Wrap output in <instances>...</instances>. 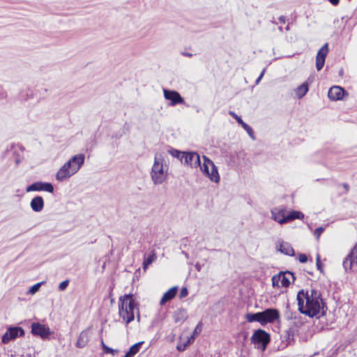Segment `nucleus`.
I'll return each instance as SVG.
<instances>
[{
  "label": "nucleus",
  "mask_w": 357,
  "mask_h": 357,
  "mask_svg": "<svg viewBox=\"0 0 357 357\" xmlns=\"http://www.w3.org/2000/svg\"><path fill=\"white\" fill-rule=\"evenodd\" d=\"M298 311L309 317H319L325 314V304L319 291L301 289L296 296Z\"/></svg>",
  "instance_id": "nucleus-1"
},
{
  "label": "nucleus",
  "mask_w": 357,
  "mask_h": 357,
  "mask_svg": "<svg viewBox=\"0 0 357 357\" xmlns=\"http://www.w3.org/2000/svg\"><path fill=\"white\" fill-rule=\"evenodd\" d=\"M85 156L79 153L71 157L62 165L56 174V179L62 182L75 174L84 165Z\"/></svg>",
  "instance_id": "nucleus-2"
},
{
  "label": "nucleus",
  "mask_w": 357,
  "mask_h": 357,
  "mask_svg": "<svg viewBox=\"0 0 357 357\" xmlns=\"http://www.w3.org/2000/svg\"><path fill=\"white\" fill-rule=\"evenodd\" d=\"M137 305L132 294H125L119 298V314L126 324H129L134 320V310Z\"/></svg>",
  "instance_id": "nucleus-3"
},
{
  "label": "nucleus",
  "mask_w": 357,
  "mask_h": 357,
  "mask_svg": "<svg viewBox=\"0 0 357 357\" xmlns=\"http://www.w3.org/2000/svg\"><path fill=\"white\" fill-rule=\"evenodd\" d=\"M150 174L155 185L162 184L167 179L168 167L161 155H155Z\"/></svg>",
  "instance_id": "nucleus-4"
},
{
  "label": "nucleus",
  "mask_w": 357,
  "mask_h": 357,
  "mask_svg": "<svg viewBox=\"0 0 357 357\" xmlns=\"http://www.w3.org/2000/svg\"><path fill=\"white\" fill-rule=\"evenodd\" d=\"M203 162H200L199 167L201 172L206 176L211 181L218 183L220 181V177L218 173V167L215 165L213 162L204 155L202 157Z\"/></svg>",
  "instance_id": "nucleus-5"
},
{
  "label": "nucleus",
  "mask_w": 357,
  "mask_h": 357,
  "mask_svg": "<svg viewBox=\"0 0 357 357\" xmlns=\"http://www.w3.org/2000/svg\"><path fill=\"white\" fill-rule=\"evenodd\" d=\"M251 341L257 348L262 347L263 349H265L270 342V335L264 330L259 329L253 333Z\"/></svg>",
  "instance_id": "nucleus-6"
},
{
  "label": "nucleus",
  "mask_w": 357,
  "mask_h": 357,
  "mask_svg": "<svg viewBox=\"0 0 357 357\" xmlns=\"http://www.w3.org/2000/svg\"><path fill=\"white\" fill-rule=\"evenodd\" d=\"M342 265L346 272L357 271V244L344 259Z\"/></svg>",
  "instance_id": "nucleus-7"
},
{
  "label": "nucleus",
  "mask_w": 357,
  "mask_h": 357,
  "mask_svg": "<svg viewBox=\"0 0 357 357\" xmlns=\"http://www.w3.org/2000/svg\"><path fill=\"white\" fill-rule=\"evenodd\" d=\"M24 335V331L21 327H9L6 332L3 335L1 341L3 343L7 344L10 340H15L18 337H22Z\"/></svg>",
  "instance_id": "nucleus-8"
},
{
  "label": "nucleus",
  "mask_w": 357,
  "mask_h": 357,
  "mask_svg": "<svg viewBox=\"0 0 357 357\" xmlns=\"http://www.w3.org/2000/svg\"><path fill=\"white\" fill-rule=\"evenodd\" d=\"M280 319V312L275 308H268L261 312V325L273 323Z\"/></svg>",
  "instance_id": "nucleus-9"
},
{
  "label": "nucleus",
  "mask_w": 357,
  "mask_h": 357,
  "mask_svg": "<svg viewBox=\"0 0 357 357\" xmlns=\"http://www.w3.org/2000/svg\"><path fill=\"white\" fill-rule=\"evenodd\" d=\"M26 191L27 192L32 191H45L50 193L54 192V186L51 183L38 181L29 185Z\"/></svg>",
  "instance_id": "nucleus-10"
},
{
  "label": "nucleus",
  "mask_w": 357,
  "mask_h": 357,
  "mask_svg": "<svg viewBox=\"0 0 357 357\" xmlns=\"http://www.w3.org/2000/svg\"><path fill=\"white\" fill-rule=\"evenodd\" d=\"M31 333L33 335L40 337L42 339H46L51 334L48 326L40 323H33L31 325Z\"/></svg>",
  "instance_id": "nucleus-11"
},
{
  "label": "nucleus",
  "mask_w": 357,
  "mask_h": 357,
  "mask_svg": "<svg viewBox=\"0 0 357 357\" xmlns=\"http://www.w3.org/2000/svg\"><path fill=\"white\" fill-rule=\"evenodd\" d=\"M328 53V43H326L319 49L316 56V68L318 71L324 67Z\"/></svg>",
  "instance_id": "nucleus-12"
},
{
  "label": "nucleus",
  "mask_w": 357,
  "mask_h": 357,
  "mask_svg": "<svg viewBox=\"0 0 357 357\" xmlns=\"http://www.w3.org/2000/svg\"><path fill=\"white\" fill-rule=\"evenodd\" d=\"M163 93L165 98L171 101V105L174 106L178 104L184 103V99L181 97L178 92L176 91L164 89Z\"/></svg>",
  "instance_id": "nucleus-13"
},
{
  "label": "nucleus",
  "mask_w": 357,
  "mask_h": 357,
  "mask_svg": "<svg viewBox=\"0 0 357 357\" xmlns=\"http://www.w3.org/2000/svg\"><path fill=\"white\" fill-rule=\"evenodd\" d=\"M183 163L191 167H197L200 165V156L196 152H185Z\"/></svg>",
  "instance_id": "nucleus-14"
},
{
  "label": "nucleus",
  "mask_w": 357,
  "mask_h": 357,
  "mask_svg": "<svg viewBox=\"0 0 357 357\" xmlns=\"http://www.w3.org/2000/svg\"><path fill=\"white\" fill-rule=\"evenodd\" d=\"M272 218L280 225L287 223L286 209L283 207L273 208L271 211Z\"/></svg>",
  "instance_id": "nucleus-15"
},
{
  "label": "nucleus",
  "mask_w": 357,
  "mask_h": 357,
  "mask_svg": "<svg viewBox=\"0 0 357 357\" xmlns=\"http://www.w3.org/2000/svg\"><path fill=\"white\" fill-rule=\"evenodd\" d=\"M344 93L345 91L343 88L339 86H333L330 88L328 92V98L332 100H338L342 99Z\"/></svg>",
  "instance_id": "nucleus-16"
},
{
  "label": "nucleus",
  "mask_w": 357,
  "mask_h": 357,
  "mask_svg": "<svg viewBox=\"0 0 357 357\" xmlns=\"http://www.w3.org/2000/svg\"><path fill=\"white\" fill-rule=\"evenodd\" d=\"M44 200L43 198L40 196H36L33 197L31 202H30V206L31 209L34 212H40L43 211L44 208Z\"/></svg>",
  "instance_id": "nucleus-17"
},
{
  "label": "nucleus",
  "mask_w": 357,
  "mask_h": 357,
  "mask_svg": "<svg viewBox=\"0 0 357 357\" xmlns=\"http://www.w3.org/2000/svg\"><path fill=\"white\" fill-rule=\"evenodd\" d=\"M89 340V329L82 331L78 337L76 347L78 348L84 347Z\"/></svg>",
  "instance_id": "nucleus-18"
},
{
  "label": "nucleus",
  "mask_w": 357,
  "mask_h": 357,
  "mask_svg": "<svg viewBox=\"0 0 357 357\" xmlns=\"http://www.w3.org/2000/svg\"><path fill=\"white\" fill-rule=\"evenodd\" d=\"M174 320L176 323H183L188 318V312L185 309L179 308L174 311L173 314Z\"/></svg>",
  "instance_id": "nucleus-19"
},
{
  "label": "nucleus",
  "mask_w": 357,
  "mask_h": 357,
  "mask_svg": "<svg viewBox=\"0 0 357 357\" xmlns=\"http://www.w3.org/2000/svg\"><path fill=\"white\" fill-rule=\"evenodd\" d=\"M177 291H178V287H173L171 289H169L167 291H166L163 294V296L160 301V305H164L165 303L173 299L174 298V296H176Z\"/></svg>",
  "instance_id": "nucleus-20"
},
{
  "label": "nucleus",
  "mask_w": 357,
  "mask_h": 357,
  "mask_svg": "<svg viewBox=\"0 0 357 357\" xmlns=\"http://www.w3.org/2000/svg\"><path fill=\"white\" fill-rule=\"evenodd\" d=\"M280 273L281 284L282 287H287L291 284V279L292 280V281H294L295 280L293 273L290 271H286L284 273L280 272Z\"/></svg>",
  "instance_id": "nucleus-21"
},
{
  "label": "nucleus",
  "mask_w": 357,
  "mask_h": 357,
  "mask_svg": "<svg viewBox=\"0 0 357 357\" xmlns=\"http://www.w3.org/2000/svg\"><path fill=\"white\" fill-rule=\"evenodd\" d=\"M279 251L289 256H294L295 255L294 250L292 246L289 243L284 241L280 243Z\"/></svg>",
  "instance_id": "nucleus-22"
},
{
  "label": "nucleus",
  "mask_w": 357,
  "mask_h": 357,
  "mask_svg": "<svg viewBox=\"0 0 357 357\" xmlns=\"http://www.w3.org/2000/svg\"><path fill=\"white\" fill-rule=\"evenodd\" d=\"M245 319L248 322L257 321L261 324V312L257 313H248Z\"/></svg>",
  "instance_id": "nucleus-23"
},
{
  "label": "nucleus",
  "mask_w": 357,
  "mask_h": 357,
  "mask_svg": "<svg viewBox=\"0 0 357 357\" xmlns=\"http://www.w3.org/2000/svg\"><path fill=\"white\" fill-rule=\"evenodd\" d=\"M156 254L155 250H152L147 257H145L143 261V268L146 270L148 266L156 259Z\"/></svg>",
  "instance_id": "nucleus-24"
},
{
  "label": "nucleus",
  "mask_w": 357,
  "mask_h": 357,
  "mask_svg": "<svg viewBox=\"0 0 357 357\" xmlns=\"http://www.w3.org/2000/svg\"><path fill=\"white\" fill-rule=\"evenodd\" d=\"M298 316H299V314L296 311L291 310L290 309L289 304H287L286 307V310L284 312V317L286 319L289 321L297 319Z\"/></svg>",
  "instance_id": "nucleus-25"
},
{
  "label": "nucleus",
  "mask_w": 357,
  "mask_h": 357,
  "mask_svg": "<svg viewBox=\"0 0 357 357\" xmlns=\"http://www.w3.org/2000/svg\"><path fill=\"white\" fill-rule=\"evenodd\" d=\"M308 84L307 83H303L296 89V94L298 98H303L308 91Z\"/></svg>",
  "instance_id": "nucleus-26"
},
{
  "label": "nucleus",
  "mask_w": 357,
  "mask_h": 357,
  "mask_svg": "<svg viewBox=\"0 0 357 357\" xmlns=\"http://www.w3.org/2000/svg\"><path fill=\"white\" fill-rule=\"evenodd\" d=\"M304 218V215L297 211H292L287 215V222L294 220L295 219L301 220Z\"/></svg>",
  "instance_id": "nucleus-27"
},
{
  "label": "nucleus",
  "mask_w": 357,
  "mask_h": 357,
  "mask_svg": "<svg viewBox=\"0 0 357 357\" xmlns=\"http://www.w3.org/2000/svg\"><path fill=\"white\" fill-rule=\"evenodd\" d=\"M33 96L32 90L27 89L26 90L22 91L20 94V98L22 100H27L29 98H32Z\"/></svg>",
  "instance_id": "nucleus-28"
},
{
  "label": "nucleus",
  "mask_w": 357,
  "mask_h": 357,
  "mask_svg": "<svg viewBox=\"0 0 357 357\" xmlns=\"http://www.w3.org/2000/svg\"><path fill=\"white\" fill-rule=\"evenodd\" d=\"M143 342H139L135 344H133L129 350L128 351L132 356H134L136 354H137L140 349V347Z\"/></svg>",
  "instance_id": "nucleus-29"
},
{
  "label": "nucleus",
  "mask_w": 357,
  "mask_h": 357,
  "mask_svg": "<svg viewBox=\"0 0 357 357\" xmlns=\"http://www.w3.org/2000/svg\"><path fill=\"white\" fill-rule=\"evenodd\" d=\"M101 347L105 354H109L114 356L118 353V350L112 349L107 346L102 340H101Z\"/></svg>",
  "instance_id": "nucleus-30"
},
{
  "label": "nucleus",
  "mask_w": 357,
  "mask_h": 357,
  "mask_svg": "<svg viewBox=\"0 0 357 357\" xmlns=\"http://www.w3.org/2000/svg\"><path fill=\"white\" fill-rule=\"evenodd\" d=\"M170 154L181 160V162H183V158L185 152H182L176 149H172L169 151Z\"/></svg>",
  "instance_id": "nucleus-31"
},
{
  "label": "nucleus",
  "mask_w": 357,
  "mask_h": 357,
  "mask_svg": "<svg viewBox=\"0 0 357 357\" xmlns=\"http://www.w3.org/2000/svg\"><path fill=\"white\" fill-rule=\"evenodd\" d=\"M281 273H280L278 275H275L272 277V285L273 287H282V284H281Z\"/></svg>",
  "instance_id": "nucleus-32"
},
{
  "label": "nucleus",
  "mask_w": 357,
  "mask_h": 357,
  "mask_svg": "<svg viewBox=\"0 0 357 357\" xmlns=\"http://www.w3.org/2000/svg\"><path fill=\"white\" fill-rule=\"evenodd\" d=\"M45 282H38V283H36L34 285H33L29 290L28 293L30 294H36L38 289H40V287H41V285L43 284H44Z\"/></svg>",
  "instance_id": "nucleus-33"
},
{
  "label": "nucleus",
  "mask_w": 357,
  "mask_h": 357,
  "mask_svg": "<svg viewBox=\"0 0 357 357\" xmlns=\"http://www.w3.org/2000/svg\"><path fill=\"white\" fill-rule=\"evenodd\" d=\"M316 266H317V269L321 273H324V265L323 264L321 263V259H320V256L319 255H317V258H316Z\"/></svg>",
  "instance_id": "nucleus-34"
},
{
  "label": "nucleus",
  "mask_w": 357,
  "mask_h": 357,
  "mask_svg": "<svg viewBox=\"0 0 357 357\" xmlns=\"http://www.w3.org/2000/svg\"><path fill=\"white\" fill-rule=\"evenodd\" d=\"M291 321H292L291 324L292 326H295L296 328L300 327L303 324V321H302V317L300 315L297 317V319H294Z\"/></svg>",
  "instance_id": "nucleus-35"
},
{
  "label": "nucleus",
  "mask_w": 357,
  "mask_h": 357,
  "mask_svg": "<svg viewBox=\"0 0 357 357\" xmlns=\"http://www.w3.org/2000/svg\"><path fill=\"white\" fill-rule=\"evenodd\" d=\"M244 130L247 132L251 139H255V134L252 128L248 124L243 127Z\"/></svg>",
  "instance_id": "nucleus-36"
},
{
  "label": "nucleus",
  "mask_w": 357,
  "mask_h": 357,
  "mask_svg": "<svg viewBox=\"0 0 357 357\" xmlns=\"http://www.w3.org/2000/svg\"><path fill=\"white\" fill-rule=\"evenodd\" d=\"M68 284H69V280H66L61 282L59 284V291H64L67 288Z\"/></svg>",
  "instance_id": "nucleus-37"
},
{
  "label": "nucleus",
  "mask_w": 357,
  "mask_h": 357,
  "mask_svg": "<svg viewBox=\"0 0 357 357\" xmlns=\"http://www.w3.org/2000/svg\"><path fill=\"white\" fill-rule=\"evenodd\" d=\"M324 228L322 227H317L314 232V236L319 239L320 235L324 232Z\"/></svg>",
  "instance_id": "nucleus-38"
},
{
  "label": "nucleus",
  "mask_w": 357,
  "mask_h": 357,
  "mask_svg": "<svg viewBox=\"0 0 357 357\" xmlns=\"http://www.w3.org/2000/svg\"><path fill=\"white\" fill-rule=\"evenodd\" d=\"M298 259L301 263H305L307 261V255L302 253L298 255Z\"/></svg>",
  "instance_id": "nucleus-39"
},
{
  "label": "nucleus",
  "mask_w": 357,
  "mask_h": 357,
  "mask_svg": "<svg viewBox=\"0 0 357 357\" xmlns=\"http://www.w3.org/2000/svg\"><path fill=\"white\" fill-rule=\"evenodd\" d=\"M188 289L186 287H183L181 290L179 296L181 298H182L186 297L188 296Z\"/></svg>",
  "instance_id": "nucleus-40"
},
{
  "label": "nucleus",
  "mask_w": 357,
  "mask_h": 357,
  "mask_svg": "<svg viewBox=\"0 0 357 357\" xmlns=\"http://www.w3.org/2000/svg\"><path fill=\"white\" fill-rule=\"evenodd\" d=\"M229 114L237 122H240V121L242 119L233 111H229Z\"/></svg>",
  "instance_id": "nucleus-41"
},
{
  "label": "nucleus",
  "mask_w": 357,
  "mask_h": 357,
  "mask_svg": "<svg viewBox=\"0 0 357 357\" xmlns=\"http://www.w3.org/2000/svg\"><path fill=\"white\" fill-rule=\"evenodd\" d=\"M201 326H202V323L199 322V324L195 328V329L193 332V335L191 337V338H194V335H196L201 331Z\"/></svg>",
  "instance_id": "nucleus-42"
},
{
  "label": "nucleus",
  "mask_w": 357,
  "mask_h": 357,
  "mask_svg": "<svg viewBox=\"0 0 357 357\" xmlns=\"http://www.w3.org/2000/svg\"><path fill=\"white\" fill-rule=\"evenodd\" d=\"M181 54L185 56H188V57H192L193 56L192 54L188 53V52H182Z\"/></svg>",
  "instance_id": "nucleus-43"
},
{
  "label": "nucleus",
  "mask_w": 357,
  "mask_h": 357,
  "mask_svg": "<svg viewBox=\"0 0 357 357\" xmlns=\"http://www.w3.org/2000/svg\"><path fill=\"white\" fill-rule=\"evenodd\" d=\"M331 3H332L334 6H336L339 3L340 0H328Z\"/></svg>",
  "instance_id": "nucleus-44"
},
{
  "label": "nucleus",
  "mask_w": 357,
  "mask_h": 357,
  "mask_svg": "<svg viewBox=\"0 0 357 357\" xmlns=\"http://www.w3.org/2000/svg\"><path fill=\"white\" fill-rule=\"evenodd\" d=\"M279 21L281 22V23H285V21H286V18L284 16H280L279 18H278Z\"/></svg>",
  "instance_id": "nucleus-45"
},
{
  "label": "nucleus",
  "mask_w": 357,
  "mask_h": 357,
  "mask_svg": "<svg viewBox=\"0 0 357 357\" xmlns=\"http://www.w3.org/2000/svg\"><path fill=\"white\" fill-rule=\"evenodd\" d=\"M243 128L246 126V123H245L242 119L240 121V122H238Z\"/></svg>",
  "instance_id": "nucleus-46"
},
{
  "label": "nucleus",
  "mask_w": 357,
  "mask_h": 357,
  "mask_svg": "<svg viewBox=\"0 0 357 357\" xmlns=\"http://www.w3.org/2000/svg\"><path fill=\"white\" fill-rule=\"evenodd\" d=\"M265 70H266V69L264 68V69L261 71V74L259 75V76L258 77H261V79H262V77H263V76H264V73H265Z\"/></svg>",
  "instance_id": "nucleus-47"
},
{
  "label": "nucleus",
  "mask_w": 357,
  "mask_h": 357,
  "mask_svg": "<svg viewBox=\"0 0 357 357\" xmlns=\"http://www.w3.org/2000/svg\"><path fill=\"white\" fill-rule=\"evenodd\" d=\"M185 346L181 347V346H177V349L178 351H183Z\"/></svg>",
  "instance_id": "nucleus-48"
},
{
  "label": "nucleus",
  "mask_w": 357,
  "mask_h": 357,
  "mask_svg": "<svg viewBox=\"0 0 357 357\" xmlns=\"http://www.w3.org/2000/svg\"><path fill=\"white\" fill-rule=\"evenodd\" d=\"M343 187L344 188V189L346 190H349V185L347 184V183H343Z\"/></svg>",
  "instance_id": "nucleus-49"
},
{
  "label": "nucleus",
  "mask_w": 357,
  "mask_h": 357,
  "mask_svg": "<svg viewBox=\"0 0 357 357\" xmlns=\"http://www.w3.org/2000/svg\"><path fill=\"white\" fill-rule=\"evenodd\" d=\"M261 77H258V78L256 79V81H255V84H258L259 83V82L261 81Z\"/></svg>",
  "instance_id": "nucleus-50"
},
{
  "label": "nucleus",
  "mask_w": 357,
  "mask_h": 357,
  "mask_svg": "<svg viewBox=\"0 0 357 357\" xmlns=\"http://www.w3.org/2000/svg\"><path fill=\"white\" fill-rule=\"evenodd\" d=\"M196 268H197V269H198V270H199V266H196Z\"/></svg>",
  "instance_id": "nucleus-51"
},
{
  "label": "nucleus",
  "mask_w": 357,
  "mask_h": 357,
  "mask_svg": "<svg viewBox=\"0 0 357 357\" xmlns=\"http://www.w3.org/2000/svg\"><path fill=\"white\" fill-rule=\"evenodd\" d=\"M196 268H197V269H198V270H199V266H196Z\"/></svg>",
  "instance_id": "nucleus-52"
},
{
  "label": "nucleus",
  "mask_w": 357,
  "mask_h": 357,
  "mask_svg": "<svg viewBox=\"0 0 357 357\" xmlns=\"http://www.w3.org/2000/svg\"><path fill=\"white\" fill-rule=\"evenodd\" d=\"M196 268H197V269H198V270H199V266H196Z\"/></svg>",
  "instance_id": "nucleus-53"
}]
</instances>
